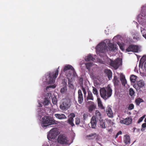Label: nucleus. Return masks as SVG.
I'll return each mask as SVG.
<instances>
[{"label":"nucleus","mask_w":146,"mask_h":146,"mask_svg":"<svg viewBox=\"0 0 146 146\" xmlns=\"http://www.w3.org/2000/svg\"><path fill=\"white\" fill-rule=\"evenodd\" d=\"M97 54L100 56L106 57L105 53L107 51L108 48L105 40L99 44L96 47Z\"/></svg>","instance_id":"obj_1"},{"label":"nucleus","mask_w":146,"mask_h":146,"mask_svg":"<svg viewBox=\"0 0 146 146\" xmlns=\"http://www.w3.org/2000/svg\"><path fill=\"white\" fill-rule=\"evenodd\" d=\"M58 74V70H56L53 72V74L49 72L46 73L43 78V80L50 84H53L55 82V79Z\"/></svg>","instance_id":"obj_2"},{"label":"nucleus","mask_w":146,"mask_h":146,"mask_svg":"<svg viewBox=\"0 0 146 146\" xmlns=\"http://www.w3.org/2000/svg\"><path fill=\"white\" fill-rule=\"evenodd\" d=\"M100 93L101 96L104 100H106L110 97L112 94V90L110 85H108L106 88H101Z\"/></svg>","instance_id":"obj_3"},{"label":"nucleus","mask_w":146,"mask_h":146,"mask_svg":"<svg viewBox=\"0 0 146 146\" xmlns=\"http://www.w3.org/2000/svg\"><path fill=\"white\" fill-rule=\"evenodd\" d=\"M64 71L65 73L67 78H72L76 75V73L73 67L71 65H66L64 69Z\"/></svg>","instance_id":"obj_4"},{"label":"nucleus","mask_w":146,"mask_h":146,"mask_svg":"<svg viewBox=\"0 0 146 146\" xmlns=\"http://www.w3.org/2000/svg\"><path fill=\"white\" fill-rule=\"evenodd\" d=\"M56 123V121L49 117L45 116L42 118L41 125L44 128Z\"/></svg>","instance_id":"obj_5"},{"label":"nucleus","mask_w":146,"mask_h":146,"mask_svg":"<svg viewBox=\"0 0 146 146\" xmlns=\"http://www.w3.org/2000/svg\"><path fill=\"white\" fill-rule=\"evenodd\" d=\"M138 21L140 24L144 25V23H146V15L144 16L141 15H139L138 17ZM141 32L143 37L146 39V27L144 29L141 27Z\"/></svg>","instance_id":"obj_6"},{"label":"nucleus","mask_w":146,"mask_h":146,"mask_svg":"<svg viewBox=\"0 0 146 146\" xmlns=\"http://www.w3.org/2000/svg\"><path fill=\"white\" fill-rule=\"evenodd\" d=\"M59 133L56 128H54L50 130L47 135V138L49 140L54 139Z\"/></svg>","instance_id":"obj_7"},{"label":"nucleus","mask_w":146,"mask_h":146,"mask_svg":"<svg viewBox=\"0 0 146 146\" xmlns=\"http://www.w3.org/2000/svg\"><path fill=\"white\" fill-rule=\"evenodd\" d=\"M110 63L111 66L116 69L120 66L122 65V60L121 58H117L114 61L110 59Z\"/></svg>","instance_id":"obj_8"},{"label":"nucleus","mask_w":146,"mask_h":146,"mask_svg":"<svg viewBox=\"0 0 146 146\" xmlns=\"http://www.w3.org/2000/svg\"><path fill=\"white\" fill-rule=\"evenodd\" d=\"M70 100L68 98H66L63 100L62 104L60 106L61 109L62 110H67L70 106Z\"/></svg>","instance_id":"obj_9"},{"label":"nucleus","mask_w":146,"mask_h":146,"mask_svg":"<svg viewBox=\"0 0 146 146\" xmlns=\"http://www.w3.org/2000/svg\"><path fill=\"white\" fill-rule=\"evenodd\" d=\"M121 37L120 36L118 35L114 36L113 39L112 40L117 42L119 46L121 49L123 51L124 50L125 45L123 43H121L119 40H121Z\"/></svg>","instance_id":"obj_10"},{"label":"nucleus","mask_w":146,"mask_h":146,"mask_svg":"<svg viewBox=\"0 0 146 146\" xmlns=\"http://www.w3.org/2000/svg\"><path fill=\"white\" fill-rule=\"evenodd\" d=\"M57 140L58 143L63 144L68 143L69 142L67 137L63 135H60L58 137Z\"/></svg>","instance_id":"obj_11"},{"label":"nucleus","mask_w":146,"mask_h":146,"mask_svg":"<svg viewBox=\"0 0 146 146\" xmlns=\"http://www.w3.org/2000/svg\"><path fill=\"white\" fill-rule=\"evenodd\" d=\"M140 46H138L131 45L126 49V50L127 52L132 51L137 52L140 51Z\"/></svg>","instance_id":"obj_12"},{"label":"nucleus","mask_w":146,"mask_h":146,"mask_svg":"<svg viewBox=\"0 0 146 146\" xmlns=\"http://www.w3.org/2000/svg\"><path fill=\"white\" fill-rule=\"evenodd\" d=\"M105 41L106 44L108 45L109 50L110 51H113L117 49V45L111 43L110 40L109 39H106Z\"/></svg>","instance_id":"obj_13"},{"label":"nucleus","mask_w":146,"mask_h":146,"mask_svg":"<svg viewBox=\"0 0 146 146\" xmlns=\"http://www.w3.org/2000/svg\"><path fill=\"white\" fill-rule=\"evenodd\" d=\"M132 121V119L130 117H128L125 119L122 118L120 119L119 122L121 124L126 125H129L130 124Z\"/></svg>","instance_id":"obj_14"},{"label":"nucleus","mask_w":146,"mask_h":146,"mask_svg":"<svg viewBox=\"0 0 146 146\" xmlns=\"http://www.w3.org/2000/svg\"><path fill=\"white\" fill-rule=\"evenodd\" d=\"M86 104L88 106L89 111L90 112H92L96 108V105L93 102H86Z\"/></svg>","instance_id":"obj_15"},{"label":"nucleus","mask_w":146,"mask_h":146,"mask_svg":"<svg viewBox=\"0 0 146 146\" xmlns=\"http://www.w3.org/2000/svg\"><path fill=\"white\" fill-rule=\"evenodd\" d=\"M90 124L92 128H95L96 127L97 121L96 117L93 116L91 118Z\"/></svg>","instance_id":"obj_16"},{"label":"nucleus","mask_w":146,"mask_h":146,"mask_svg":"<svg viewBox=\"0 0 146 146\" xmlns=\"http://www.w3.org/2000/svg\"><path fill=\"white\" fill-rule=\"evenodd\" d=\"M78 102L79 104H81L83 101V94L81 90H79L78 92Z\"/></svg>","instance_id":"obj_17"},{"label":"nucleus","mask_w":146,"mask_h":146,"mask_svg":"<svg viewBox=\"0 0 146 146\" xmlns=\"http://www.w3.org/2000/svg\"><path fill=\"white\" fill-rule=\"evenodd\" d=\"M106 112L109 117H113V113L111 108L109 106L107 107Z\"/></svg>","instance_id":"obj_18"},{"label":"nucleus","mask_w":146,"mask_h":146,"mask_svg":"<svg viewBox=\"0 0 146 146\" xmlns=\"http://www.w3.org/2000/svg\"><path fill=\"white\" fill-rule=\"evenodd\" d=\"M54 116L56 118L59 119H64L66 118V116L63 114H55Z\"/></svg>","instance_id":"obj_19"},{"label":"nucleus","mask_w":146,"mask_h":146,"mask_svg":"<svg viewBox=\"0 0 146 146\" xmlns=\"http://www.w3.org/2000/svg\"><path fill=\"white\" fill-rule=\"evenodd\" d=\"M89 100H94V97L92 94V93L90 91L88 92V95L85 100L86 102H87V101H88Z\"/></svg>","instance_id":"obj_20"},{"label":"nucleus","mask_w":146,"mask_h":146,"mask_svg":"<svg viewBox=\"0 0 146 146\" xmlns=\"http://www.w3.org/2000/svg\"><path fill=\"white\" fill-rule=\"evenodd\" d=\"M97 102L98 107L101 109H105V107L103 106L100 99L97 98Z\"/></svg>","instance_id":"obj_21"},{"label":"nucleus","mask_w":146,"mask_h":146,"mask_svg":"<svg viewBox=\"0 0 146 146\" xmlns=\"http://www.w3.org/2000/svg\"><path fill=\"white\" fill-rule=\"evenodd\" d=\"M120 79L122 85L125 86V85L127 84V81L125 79V76L123 74H121Z\"/></svg>","instance_id":"obj_22"},{"label":"nucleus","mask_w":146,"mask_h":146,"mask_svg":"<svg viewBox=\"0 0 146 146\" xmlns=\"http://www.w3.org/2000/svg\"><path fill=\"white\" fill-rule=\"evenodd\" d=\"M124 141L126 144H128L130 143V137L129 135H125L123 137Z\"/></svg>","instance_id":"obj_23"},{"label":"nucleus","mask_w":146,"mask_h":146,"mask_svg":"<svg viewBox=\"0 0 146 146\" xmlns=\"http://www.w3.org/2000/svg\"><path fill=\"white\" fill-rule=\"evenodd\" d=\"M85 65L86 68L89 70L90 68L92 66H93L94 68L96 67V65L94 64H93V63L91 62L86 63L85 64Z\"/></svg>","instance_id":"obj_24"},{"label":"nucleus","mask_w":146,"mask_h":146,"mask_svg":"<svg viewBox=\"0 0 146 146\" xmlns=\"http://www.w3.org/2000/svg\"><path fill=\"white\" fill-rule=\"evenodd\" d=\"M104 72L107 74L108 78L110 80L112 76V73L111 71L110 70L105 69Z\"/></svg>","instance_id":"obj_25"},{"label":"nucleus","mask_w":146,"mask_h":146,"mask_svg":"<svg viewBox=\"0 0 146 146\" xmlns=\"http://www.w3.org/2000/svg\"><path fill=\"white\" fill-rule=\"evenodd\" d=\"M99 120L101 119L102 116L100 112L98 110H96L95 111V116Z\"/></svg>","instance_id":"obj_26"},{"label":"nucleus","mask_w":146,"mask_h":146,"mask_svg":"<svg viewBox=\"0 0 146 146\" xmlns=\"http://www.w3.org/2000/svg\"><path fill=\"white\" fill-rule=\"evenodd\" d=\"M100 127L102 128H105L106 127L105 124V122L102 119H100Z\"/></svg>","instance_id":"obj_27"},{"label":"nucleus","mask_w":146,"mask_h":146,"mask_svg":"<svg viewBox=\"0 0 146 146\" xmlns=\"http://www.w3.org/2000/svg\"><path fill=\"white\" fill-rule=\"evenodd\" d=\"M82 89L84 93V97H85L86 96V91L88 90V88L87 86H82Z\"/></svg>","instance_id":"obj_28"},{"label":"nucleus","mask_w":146,"mask_h":146,"mask_svg":"<svg viewBox=\"0 0 146 146\" xmlns=\"http://www.w3.org/2000/svg\"><path fill=\"white\" fill-rule=\"evenodd\" d=\"M95 59L93 58L90 55H88L86 56L85 58V60L86 61H89L90 60L94 61Z\"/></svg>","instance_id":"obj_29"},{"label":"nucleus","mask_w":146,"mask_h":146,"mask_svg":"<svg viewBox=\"0 0 146 146\" xmlns=\"http://www.w3.org/2000/svg\"><path fill=\"white\" fill-rule=\"evenodd\" d=\"M144 85V82L142 80H140L137 82V85L139 88L143 87Z\"/></svg>","instance_id":"obj_30"},{"label":"nucleus","mask_w":146,"mask_h":146,"mask_svg":"<svg viewBox=\"0 0 146 146\" xmlns=\"http://www.w3.org/2000/svg\"><path fill=\"white\" fill-rule=\"evenodd\" d=\"M96 136V134L93 133L87 135L86 138L89 139H93Z\"/></svg>","instance_id":"obj_31"},{"label":"nucleus","mask_w":146,"mask_h":146,"mask_svg":"<svg viewBox=\"0 0 146 146\" xmlns=\"http://www.w3.org/2000/svg\"><path fill=\"white\" fill-rule=\"evenodd\" d=\"M113 81L115 86L118 85L119 83V82L118 80V78L116 76H115L114 77Z\"/></svg>","instance_id":"obj_32"},{"label":"nucleus","mask_w":146,"mask_h":146,"mask_svg":"<svg viewBox=\"0 0 146 146\" xmlns=\"http://www.w3.org/2000/svg\"><path fill=\"white\" fill-rule=\"evenodd\" d=\"M50 100H48V97H46L45 98L44 100L42 103L43 104L44 106H47L50 103Z\"/></svg>","instance_id":"obj_33"},{"label":"nucleus","mask_w":146,"mask_h":146,"mask_svg":"<svg viewBox=\"0 0 146 146\" xmlns=\"http://www.w3.org/2000/svg\"><path fill=\"white\" fill-rule=\"evenodd\" d=\"M73 121L74 119L73 117H70L68 120V123L72 126H74Z\"/></svg>","instance_id":"obj_34"},{"label":"nucleus","mask_w":146,"mask_h":146,"mask_svg":"<svg viewBox=\"0 0 146 146\" xmlns=\"http://www.w3.org/2000/svg\"><path fill=\"white\" fill-rule=\"evenodd\" d=\"M67 89L66 87H64L61 88L60 90V92L62 94H66L67 92Z\"/></svg>","instance_id":"obj_35"},{"label":"nucleus","mask_w":146,"mask_h":146,"mask_svg":"<svg viewBox=\"0 0 146 146\" xmlns=\"http://www.w3.org/2000/svg\"><path fill=\"white\" fill-rule=\"evenodd\" d=\"M143 102V100L140 98H138L135 100V102L137 105H139L141 103Z\"/></svg>","instance_id":"obj_36"},{"label":"nucleus","mask_w":146,"mask_h":146,"mask_svg":"<svg viewBox=\"0 0 146 146\" xmlns=\"http://www.w3.org/2000/svg\"><path fill=\"white\" fill-rule=\"evenodd\" d=\"M136 76L134 75H132L131 76L130 80L131 82L134 83L136 81Z\"/></svg>","instance_id":"obj_37"},{"label":"nucleus","mask_w":146,"mask_h":146,"mask_svg":"<svg viewBox=\"0 0 146 146\" xmlns=\"http://www.w3.org/2000/svg\"><path fill=\"white\" fill-rule=\"evenodd\" d=\"M56 85L55 84L52 85H50L48 86H47L46 87V90L47 91H48V90H50V89L54 88L56 87Z\"/></svg>","instance_id":"obj_38"},{"label":"nucleus","mask_w":146,"mask_h":146,"mask_svg":"<svg viewBox=\"0 0 146 146\" xmlns=\"http://www.w3.org/2000/svg\"><path fill=\"white\" fill-rule=\"evenodd\" d=\"M146 59V56H143L141 58L140 60V64L139 66V68H140L141 64Z\"/></svg>","instance_id":"obj_39"},{"label":"nucleus","mask_w":146,"mask_h":146,"mask_svg":"<svg viewBox=\"0 0 146 146\" xmlns=\"http://www.w3.org/2000/svg\"><path fill=\"white\" fill-rule=\"evenodd\" d=\"M92 92L93 94L94 95H96L98 97V93L97 89L96 88L94 87H93Z\"/></svg>","instance_id":"obj_40"},{"label":"nucleus","mask_w":146,"mask_h":146,"mask_svg":"<svg viewBox=\"0 0 146 146\" xmlns=\"http://www.w3.org/2000/svg\"><path fill=\"white\" fill-rule=\"evenodd\" d=\"M75 123L76 125H78L80 123H81L82 122L80 121V119L78 117L75 118Z\"/></svg>","instance_id":"obj_41"},{"label":"nucleus","mask_w":146,"mask_h":146,"mask_svg":"<svg viewBox=\"0 0 146 146\" xmlns=\"http://www.w3.org/2000/svg\"><path fill=\"white\" fill-rule=\"evenodd\" d=\"M106 122L109 126L113 125V122L110 119H108L106 120Z\"/></svg>","instance_id":"obj_42"},{"label":"nucleus","mask_w":146,"mask_h":146,"mask_svg":"<svg viewBox=\"0 0 146 146\" xmlns=\"http://www.w3.org/2000/svg\"><path fill=\"white\" fill-rule=\"evenodd\" d=\"M52 103L53 104H56L57 102V99L56 97L54 96L52 98Z\"/></svg>","instance_id":"obj_43"},{"label":"nucleus","mask_w":146,"mask_h":146,"mask_svg":"<svg viewBox=\"0 0 146 146\" xmlns=\"http://www.w3.org/2000/svg\"><path fill=\"white\" fill-rule=\"evenodd\" d=\"M134 94V92L132 88H131L129 90V94L131 96H133Z\"/></svg>","instance_id":"obj_44"},{"label":"nucleus","mask_w":146,"mask_h":146,"mask_svg":"<svg viewBox=\"0 0 146 146\" xmlns=\"http://www.w3.org/2000/svg\"><path fill=\"white\" fill-rule=\"evenodd\" d=\"M145 115H143L142 117L139 118V119L137 121V123H139L141 122H142L143 120V119L145 117Z\"/></svg>","instance_id":"obj_45"},{"label":"nucleus","mask_w":146,"mask_h":146,"mask_svg":"<svg viewBox=\"0 0 146 146\" xmlns=\"http://www.w3.org/2000/svg\"><path fill=\"white\" fill-rule=\"evenodd\" d=\"M46 97H48V100H50V99H51L52 97V96L51 97V94L50 93H47L46 94L45 96V98Z\"/></svg>","instance_id":"obj_46"},{"label":"nucleus","mask_w":146,"mask_h":146,"mask_svg":"<svg viewBox=\"0 0 146 146\" xmlns=\"http://www.w3.org/2000/svg\"><path fill=\"white\" fill-rule=\"evenodd\" d=\"M134 106L132 104H130L128 108V109L129 110H131L133 109L134 108Z\"/></svg>","instance_id":"obj_47"},{"label":"nucleus","mask_w":146,"mask_h":146,"mask_svg":"<svg viewBox=\"0 0 146 146\" xmlns=\"http://www.w3.org/2000/svg\"><path fill=\"white\" fill-rule=\"evenodd\" d=\"M88 117V113H85L83 115V118L84 120H85Z\"/></svg>","instance_id":"obj_48"},{"label":"nucleus","mask_w":146,"mask_h":146,"mask_svg":"<svg viewBox=\"0 0 146 146\" xmlns=\"http://www.w3.org/2000/svg\"><path fill=\"white\" fill-rule=\"evenodd\" d=\"M57 123V124L60 126L64 125V122L63 121H59Z\"/></svg>","instance_id":"obj_49"},{"label":"nucleus","mask_w":146,"mask_h":146,"mask_svg":"<svg viewBox=\"0 0 146 146\" xmlns=\"http://www.w3.org/2000/svg\"><path fill=\"white\" fill-rule=\"evenodd\" d=\"M80 84H83V79L82 77H80L79 79Z\"/></svg>","instance_id":"obj_50"},{"label":"nucleus","mask_w":146,"mask_h":146,"mask_svg":"<svg viewBox=\"0 0 146 146\" xmlns=\"http://www.w3.org/2000/svg\"><path fill=\"white\" fill-rule=\"evenodd\" d=\"M133 38L134 39H135L136 40H138L140 39L139 37L137 36L133 37Z\"/></svg>","instance_id":"obj_51"},{"label":"nucleus","mask_w":146,"mask_h":146,"mask_svg":"<svg viewBox=\"0 0 146 146\" xmlns=\"http://www.w3.org/2000/svg\"><path fill=\"white\" fill-rule=\"evenodd\" d=\"M70 117H73V118L75 116V114L74 113H71L70 115Z\"/></svg>","instance_id":"obj_52"},{"label":"nucleus","mask_w":146,"mask_h":146,"mask_svg":"<svg viewBox=\"0 0 146 146\" xmlns=\"http://www.w3.org/2000/svg\"><path fill=\"white\" fill-rule=\"evenodd\" d=\"M142 127L143 128H145L146 127V123H144L142 125Z\"/></svg>","instance_id":"obj_53"},{"label":"nucleus","mask_w":146,"mask_h":146,"mask_svg":"<svg viewBox=\"0 0 146 146\" xmlns=\"http://www.w3.org/2000/svg\"><path fill=\"white\" fill-rule=\"evenodd\" d=\"M97 62H100V63H103V61L101 60V59H97Z\"/></svg>","instance_id":"obj_54"},{"label":"nucleus","mask_w":146,"mask_h":146,"mask_svg":"<svg viewBox=\"0 0 146 146\" xmlns=\"http://www.w3.org/2000/svg\"><path fill=\"white\" fill-rule=\"evenodd\" d=\"M144 68L145 70H146V61L145 62L144 64Z\"/></svg>","instance_id":"obj_55"},{"label":"nucleus","mask_w":146,"mask_h":146,"mask_svg":"<svg viewBox=\"0 0 146 146\" xmlns=\"http://www.w3.org/2000/svg\"><path fill=\"white\" fill-rule=\"evenodd\" d=\"M122 133V132L121 131H119L117 133V134L118 135H121Z\"/></svg>","instance_id":"obj_56"},{"label":"nucleus","mask_w":146,"mask_h":146,"mask_svg":"<svg viewBox=\"0 0 146 146\" xmlns=\"http://www.w3.org/2000/svg\"><path fill=\"white\" fill-rule=\"evenodd\" d=\"M69 78V80H68V83L70 85H72V84H70V78ZM68 79L69 80V78H68Z\"/></svg>","instance_id":"obj_57"},{"label":"nucleus","mask_w":146,"mask_h":146,"mask_svg":"<svg viewBox=\"0 0 146 146\" xmlns=\"http://www.w3.org/2000/svg\"><path fill=\"white\" fill-rule=\"evenodd\" d=\"M144 7H146V4L145 5L143 6L142 7V9H144Z\"/></svg>","instance_id":"obj_58"},{"label":"nucleus","mask_w":146,"mask_h":146,"mask_svg":"<svg viewBox=\"0 0 146 146\" xmlns=\"http://www.w3.org/2000/svg\"><path fill=\"white\" fill-rule=\"evenodd\" d=\"M38 104L39 107H41V104L39 102L38 103Z\"/></svg>","instance_id":"obj_59"},{"label":"nucleus","mask_w":146,"mask_h":146,"mask_svg":"<svg viewBox=\"0 0 146 146\" xmlns=\"http://www.w3.org/2000/svg\"><path fill=\"white\" fill-rule=\"evenodd\" d=\"M118 135H119L117 134L115 137V138H116L117 137Z\"/></svg>","instance_id":"obj_60"},{"label":"nucleus","mask_w":146,"mask_h":146,"mask_svg":"<svg viewBox=\"0 0 146 146\" xmlns=\"http://www.w3.org/2000/svg\"><path fill=\"white\" fill-rule=\"evenodd\" d=\"M144 130V129L143 128H142L141 129V131H143Z\"/></svg>","instance_id":"obj_61"},{"label":"nucleus","mask_w":146,"mask_h":146,"mask_svg":"<svg viewBox=\"0 0 146 146\" xmlns=\"http://www.w3.org/2000/svg\"><path fill=\"white\" fill-rule=\"evenodd\" d=\"M144 121L145 122H146V117L145 118V120H144Z\"/></svg>","instance_id":"obj_62"},{"label":"nucleus","mask_w":146,"mask_h":146,"mask_svg":"<svg viewBox=\"0 0 146 146\" xmlns=\"http://www.w3.org/2000/svg\"><path fill=\"white\" fill-rule=\"evenodd\" d=\"M59 67H58V69H59Z\"/></svg>","instance_id":"obj_63"}]
</instances>
